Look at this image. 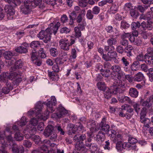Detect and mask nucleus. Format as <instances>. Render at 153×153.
Masks as SVG:
<instances>
[{"mask_svg": "<svg viewBox=\"0 0 153 153\" xmlns=\"http://www.w3.org/2000/svg\"><path fill=\"white\" fill-rule=\"evenodd\" d=\"M56 102L55 97L54 96H52L51 101H49L45 104L46 106L47 112L46 113H41L42 104L41 102H39L36 103L34 108L28 112V114L29 115H32L35 113L39 120H46L48 118L49 113H52L54 111V107L55 106Z\"/></svg>", "mask_w": 153, "mask_h": 153, "instance_id": "obj_1", "label": "nucleus"}, {"mask_svg": "<svg viewBox=\"0 0 153 153\" xmlns=\"http://www.w3.org/2000/svg\"><path fill=\"white\" fill-rule=\"evenodd\" d=\"M60 26V23L59 22H57L54 25L53 23H51L45 30H42L38 34V37L42 39L45 43H48L50 40L51 35L53 33L55 35Z\"/></svg>", "mask_w": 153, "mask_h": 153, "instance_id": "obj_2", "label": "nucleus"}, {"mask_svg": "<svg viewBox=\"0 0 153 153\" xmlns=\"http://www.w3.org/2000/svg\"><path fill=\"white\" fill-rule=\"evenodd\" d=\"M13 131L7 128L4 132H0V153H7L6 147L13 143V138L9 135Z\"/></svg>", "mask_w": 153, "mask_h": 153, "instance_id": "obj_3", "label": "nucleus"}, {"mask_svg": "<svg viewBox=\"0 0 153 153\" xmlns=\"http://www.w3.org/2000/svg\"><path fill=\"white\" fill-rule=\"evenodd\" d=\"M111 69L113 70L111 77L114 80H116L117 86L123 87L125 84L124 80L125 74L121 71V68L119 65L112 66Z\"/></svg>", "mask_w": 153, "mask_h": 153, "instance_id": "obj_4", "label": "nucleus"}, {"mask_svg": "<svg viewBox=\"0 0 153 153\" xmlns=\"http://www.w3.org/2000/svg\"><path fill=\"white\" fill-rule=\"evenodd\" d=\"M43 145L38 149L35 150L33 153H54L57 149V145L54 143H51L50 140H45L43 142Z\"/></svg>", "mask_w": 153, "mask_h": 153, "instance_id": "obj_5", "label": "nucleus"}, {"mask_svg": "<svg viewBox=\"0 0 153 153\" xmlns=\"http://www.w3.org/2000/svg\"><path fill=\"white\" fill-rule=\"evenodd\" d=\"M8 79L15 81L16 84L22 80L20 74L17 72H7L0 75V81L7 82L8 81Z\"/></svg>", "mask_w": 153, "mask_h": 153, "instance_id": "obj_6", "label": "nucleus"}, {"mask_svg": "<svg viewBox=\"0 0 153 153\" xmlns=\"http://www.w3.org/2000/svg\"><path fill=\"white\" fill-rule=\"evenodd\" d=\"M107 136L110 138L111 140L114 142H117L116 147L118 150H122L123 143L121 140L123 139L122 135L117 133L114 130H111L108 131L107 134Z\"/></svg>", "mask_w": 153, "mask_h": 153, "instance_id": "obj_7", "label": "nucleus"}, {"mask_svg": "<svg viewBox=\"0 0 153 153\" xmlns=\"http://www.w3.org/2000/svg\"><path fill=\"white\" fill-rule=\"evenodd\" d=\"M42 0H25L24 5L21 7V11L25 14L29 13L33 7L40 6Z\"/></svg>", "mask_w": 153, "mask_h": 153, "instance_id": "obj_8", "label": "nucleus"}, {"mask_svg": "<svg viewBox=\"0 0 153 153\" xmlns=\"http://www.w3.org/2000/svg\"><path fill=\"white\" fill-rule=\"evenodd\" d=\"M86 138L85 135H80L79 134L76 135L74 137V140L76 143L75 146L76 150L73 153H85L87 149L85 147L82 141Z\"/></svg>", "mask_w": 153, "mask_h": 153, "instance_id": "obj_9", "label": "nucleus"}, {"mask_svg": "<svg viewBox=\"0 0 153 153\" xmlns=\"http://www.w3.org/2000/svg\"><path fill=\"white\" fill-rule=\"evenodd\" d=\"M104 49L106 51H109L107 53V55L103 54L102 57L105 61H111L112 59L115 58L117 56V53L115 51H114L115 48L114 46H105Z\"/></svg>", "mask_w": 153, "mask_h": 153, "instance_id": "obj_10", "label": "nucleus"}, {"mask_svg": "<svg viewBox=\"0 0 153 153\" xmlns=\"http://www.w3.org/2000/svg\"><path fill=\"white\" fill-rule=\"evenodd\" d=\"M115 85L108 88L104 93L105 98L108 99L111 97L113 94H116L117 93H120L122 92V88L123 87L117 86V84H115Z\"/></svg>", "mask_w": 153, "mask_h": 153, "instance_id": "obj_11", "label": "nucleus"}, {"mask_svg": "<svg viewBox=\"0 0 153 153\" xmlns=\"http://www.w3.org/2000/svg\"><path fill=\"white\" fill-rule=\"evenodd\" d=\"M75 43L74 39H68L64 38L61 39L59 41V46L60 48L64 51H68L70 49V46Z\"/></svg>", "mask_w": 153, "mask_h": 153, "instance_id": "obj_12", "label": "nucleus"}, {"mask_svg": "<svg viewBox=\"0 0 153 153\" xmlns=\"http://www.w3.org/2000/svg\"><path fill=\"white\" fill-rule=\"evenodd\" d=\"M58 112L52 115V117L53 118H58L63 117L68 114V111L61 105H59L57 109Z\"/></svg>", "mask_w": 153, "mask_h": 153, "instance_id": "obj_13", "label": "nucleus"}, {"mask_svg": "<svg viewBox=\"0 0 153 153\" xmlns=\"http://www.w3.org/2000/svg\"><path fill=\"white\" fill-rule=\"evenodd\" d=\"M45 135L46 136H50L51 140L55 139L57 137L56 134L53 131V126L49 125L47 126L44 132Z\"/></svg>", "mask_w": 153, "mask_h": 153, "instance_id": "obj_14", "label": "nucleus"}, {"mask_svg": "<svg viewBox=\"0 0 153 153\" xmlns=\"http://www.w3.org/2000/svg\"><path fill=\"white\" fill-rule=\"evenodd\" d=\"M38 122V120L35 119H31L30 122V124L27 126V128L24 130V131L26 130L27 132L28 131V132L31 131L32 132V134H33L36 131V126Z\"/></svg>", "mask_w": 153, "mask_h": 153, "instance_id": "obj_15", "label": "nucleus"}, {"mask_svg": "<svg viewBox=\"0 0 153 153\" xmlns=\"http://www.w3.org/2000/svg\"><path fill=\"white\" fill-rule=\"evenodd\" d=\"M24 133L25 134V136L26 138L27 139H29L31 138L35 142V143L36 144L40 143V139L39 137L38 136L35 135L33 136V134H35L36 132L33 134H32L31 131L27 132V130H25V131H23Z\"/></svg>", "mask_w": 153, "mask_h": 153, "instance_id": "obj_16", "label": "nucleus"}, {"mask_svg": "<svg viewBox=\"0 0 153 153\" xmlns=\"http://www.w3.org/2000/svg\"><path fill=\"white\" fill-rule=\"evenodd\" d=\"M4 10L7 13V16L8 19L11 20L13 19V16L14 14L15 11L13 7L11 5H6L4 8Z\"/></svg>", "mask_w": 153, "mask_h": 153, "instance_id": "obj_17", "label": "nucleus"}, {"mask_svg": "<svg viewBox=\"0 0 153 153\" xmlns=\"http://www.w3.org/2000/svg\"><path fill=\"white\" fill-rule=\"evenodd\" d=\"M151 50L152 51L149 52L144 56V59L146 62L149 65H153V49H149V51Z\"/></svg>", "mask_w": 153, "mask_h": 153, "instance_id": "obj_18", "label": "nucleus"}, {"mask_svg": "<svg viewBox=\"0 0 153 153\" xmlns=\"http://www.w3.org/2000/svg\"><path fill=\"white\" fill-rule=\"evenodd\" d=\"M4 58L7 60H9L8 62V64L9 65H11L13 64V62H12L14 61V59H12V57L13 56V53L10 51L5 52L3 54Z\"/></svg>", "mask_w": 153, "mask_h": 153, "instance_id": "obj_19", "label": "nucleus"}, {"mask_svg": "<svg viewBox=\"0 0 153 153\" xmlns=\"http://www.w3.org/2000/svg\"><path fill=\"white\" fill-rule=\"evenodd\" d=\"M105 121V118H103L100 124V127L99 128H100L101 131H102L105 132L107 131L106 133V134H107L108 131L112 129L108 130L110 128L108 124H104Z\"/></svg>", "mask_w": 153, "mask_h": 153, "instance_id": "obj_20", "label": "nucleus"}, {"mask_svg": "<svg viewBox=\"0 0 153 153\" xmlns=\"http://www.w3.org/2000/svg\"><path fill=\"white\" fill-rule=\"evenodd\" d=\"M70 127V131H71L72 132L74 133L76 131V130H78L79 131H80L82 130L83 126L82 125L79 124V125L77 126V125L76 126L74 125L71 124L69 125Z\"/></svg>", "mask_w": 153, "mask_h": 153, "instance_id": "obj_21", "label": "nucleus"}, {"mask_svg": "<svg viewBox=\"0 0 153 153\" xmlns=\"http://www.w3.org/2000/svg\"><path fill=\"white\" fill-rule=\"evenodd\" d=\"M37 53L36 52L35 50H33L31 53V58L33 61L36 60L34 62L35 63V64L39 66L41 65V62L40 61L37 62Z\"/></svg>", "mask_w": 153, "mask_h": 153, "instance_id": "obj_22", "label": "nucleus"}, {"mask_svg": "<svg viewBox=\"0 0 153 153\" xmlns=\"http://www.w3.org/2000/svg\"><path fill=\"white\" fill-rule=\"evenodd\" d=\"M130 42L134 45H139L142 43V41L139 37H134V36H131L129 38Z\"/></svg>", "mask_w": 153, "mask_h": 153, "instance_id": "obj_23", "label": "nucleus"}, {"mask_svg": "<svg viewBox=\"0 0 153 153\" xmlns=\"http://www.w3.org/2000/svg\"><path fill=\"white\" fill-rule=\"evenodd\" d=\"M6 82V87H4L2 89V92L5 94H7L9 92L10 90L12 89L13 87L12 85H11L10 83L7 82Z\"/></svg>", "mask_w": 153, "mask_h": 153, "instance_id": "obj_24", "label": "nucleus"}, {"mask_svg": "<svg viewBox=\"0 0 153 153\" xmlns=\"http://www.w3.org/2000/svg\"><path fill=\"white\" fill-rule=\"evenodd\" d=\"M55 72L48 71V75L50 79L52 81L57 80L59 79L58 75Z\"/></svg>", "mask_w": 153, "mask_h": 153, "instance_id": "obj_25", "label": "nucleus"}, {"mask_svg": "<svg viewBox=\"0 0 153 153\" xmlns=\"http://www.w3.org/2000/svg\"><path fill=\"white\" fill-rule=\"evenodd\" d=\"M123 149H136V146L135 145L132 146L128 142H124L123 143Z\"/></svg>", "mask_w": 153, "mask_h": 153, "instance_id": "obj_26", "label": "nucleus"}, {"mask_svg": "<svg viewBox=\"0 0 153 153\" xmlns=\"http://www.w3.org/2000/svg\"><path fill=\"white\" fill-rule=\"evenodd\" d=\"M144 76L141 72H139L136 74L134 76V80L138 82H140L143 79Z\"/></svg>", "mask_w": 153, "mask_h": 153, "instance_id": "obj_27", "label": "nucleus"}, {"mask_svg": "<svg viewBox=\"0 0 153 153\" xmlns=\"http://www.w3.org/2000/svg\"><path fill=\"white\" fill-rule=\"evenodd\" d=\"M129 94L131 97L136 98L138 96V92L136 88H131L129 91Z\"/></svg>", "mask_w": 153, "mask_h": 153, "instance_id": "obj_28", "label": "nucleus"}, {"mask_svg": "<svg viewBox=\"0 0 153 153\" xmlns=\"http://www.w3.org/2000/svg\"><path fill=\"white\" fill-rule=\"evenodd\" d=\"M133 47L131 45L127 46L125 48V51L127 53V55L128 56H132L131 51L133 50Z\"/></svg>", "mask_w": 153, "mask_h": 153, "instance_id": "obj_29", "label": "nucleus"}, {"mask_svg": "<svg viewBox=\"0 0 153 153\" xmlns=\"http://www.w3.org/2000/svg\"><path fill=\"white\" fill-rule=\"evenodd\" d=\"M140 122L144 124V126L148 128L150 126V124H151L150 120L147 118L140 120Z\"/></svg>", "mask_w": 153, "mask_h": 153, "instance_id": "obj_30", "label": "nucleus"}, {"mask_svg": "<svg viewBox=\"0 0 153 153\" xmlns=\"http://www.w3.org/2000/svg\"><path fill=\"white\" fill-rule=\"evenodd\" d=\"M16 52L20 53H25L27 52V49L23 46H20L16 48L15 49Z\"/></svg>", "mask_w": 153, "mask_h": 153, "instance_id": "obj_31", "label": "nucleus"}, {"mask_svg": "<svg viewBox=\"0 0 153 153\" xmlns=\"http://www.w3.org/2000/svg\"><path fill=\"white\" fill-rule=\"evenodd\" d=\"M131 105L135 112L138 114L140 109V105L138 103L135 102H132Z\"/></svg>", "mask_w": 153, "mask_h": 153, "instance_id": "obj_32", "label": "nucleus"}, {"mask_svg": "<svg viewBox=\"0 0 153 153\" xmlns=\"http://www.w3.org/2000/svg\"><path fill=\"white\" fill-rule=\"evenodd\" d=\"M86 146L87 147H90V149L92 152H94L95 151H97H97L99 149L97 146H96L94 144H88L87 142H86Z\"/></svg>", "mask_w": 153, "mask_h": 153, "instance_id": "obj_33", "label": "nucleus"}, {"mask_svg": "<svg viewBox=\"0 0 153 153\" xmlns=\"http://www.w3.org/2000/svg\"><path fill=\"white\" fill-rule=\"evenodd\" d=\"M41 43L38 41H33L30 44V46L33 49H36L40 46Z\"/></svg>", "mask_w": 153, "mask_h": 153, "instance_id": "obj_34", "label": "nucleus"}, {"mask_svg": "<svg viewBox=\"0 0 153 153\" xmlns=\"http://www.w3.org/2000/svg\"><path fill=\"white\" fill-rule=\"evenodd\" d=\"M100 131L99 132L97 135V138L98 140H100L101 141H103L105 138V134Z\"/></svg>", "mask_w": 153, "mask_h": 153, "instance_id": "obj_35", "label": "nucleus"}, {"mask_svg": "<svg viewBox=\"0 0 153 153\" xmlns=\"http://www.w3.org/2000/svg\"><path fill=\"white\" fill-rule=\"evenodd\" d=\"M14 62H12V63L13 62V64L15 62V66L16 68H21L23 65V63L21 60H19L17 61H16L15 59H14Z\"/></svg>", "mask_w": 153, "mask_h": 153, "instance_id": "obj_36", "label": "nucleus"}, {"mask_svg": "<svg viewBox=\"0 0 153 153\" xmlns=\"http://www.w3.org/2000/svg\"><path fill=\"white\" fill-rule=\"evenodd\" d=\"M153 102V100L151 99H149V98L143 102L142 103V105L143 106H146L147 107H149L152 105Z\"/></svg>", "mask_w": 153, "mask_h": 153, "instance_id": "obj_37", "label": "nucleus"}, {"mask_svg": "<svg viewBox=\"0 0 153 153\" xmlns=\"http://www.w3.org/2000/svg\"><path fill=\"white\" fill-rule=\"evenodd\" d=\"M69 16L70 19L69 24L73 25L74 23L73 20L75 19L76 17L75 13H70L69 12Z\"/></svg>", "mask_w": 153, "mask_h": 153, "instance_id": "obj_38", "label": "nucleus"}, {"mask_svg": "<svg viewBox=\"0 0 153 153\" xmlns=\"http://www.w3.org/2000/svg\"><path fill=\"white\" fill-rule=\"evenodd\" d=\"M27 119L25 117H22L20 121L17 122V124L19 126H24L27 123Z\"/></svg>", "mask_w": 153, "mask_h": 153, "instance_id": "obj_39", "label": "nucleus"}, {"mask_svg": "<svg viewBox=\"0 0 153 153\" xmlns=\"http://www.w3.org/2000/svg\"><path fill=\"white\" fill-rule=\"evenodd\" d=\"M50 52L51 55L53 57L57 56L58 53V51L55 48H51L50 49Z\"/></svg>", "mask_w": 153, "mask_h": 153, "instance_id": "obj_40", "label": "nucleus"}, {"mask_svg": "<svg viewBox=\"0 0 153 153\" xmlns=\"http://www.w3.org/2000/svg\"><path fill=\"white\" fill-rule=\"evenodd\" d=\"M147 74L149 76V80L151 82L153 81V68H150L148 70Z\"/></svg>", "mask_w": 153, "mask_h": 153, "instance_id": "obj_41", "label": "nucleus"}, {"mask_svg": "<svg viewBox=\"0 0 153 153\" xmlns=\"http://www.w3.org/2000/svg\"><path fill=\"white\" fill-rule=\"evenodd\" d=\"M14 137L17 141L22 140L23 139V135L19 132H17L15 134Z\"/></svg>", "mask_w": 153, "mask_h": 153, "instance_id": "obj_42", "label": "nucleus"}, {"mask_svg": "<svg viewBox=\"0 0 153 153\" xmlns=\"http://www.w3.org/2000/svg\"><path fill=\"white\" fill-rule=\"evenodd\" d=\"M59 64L56 62L52 67V69L54 72L56 73H58L60 71Z\"/></svg>", "mask_w": 153, "mask_h": 153, "instance_id": "obj_43", "label": "nucleus"}, {"mask_svg": "<svg viewBox=\"0 0 153 153\" xmlns=\"http://www.w3.org/2000/svg\"><path fill=\"white\" fill-rule=\"evenodd\" d=\"M107 42L108 44L110 45L109 46H112L113 45L116 44L117 41L116 39L112 38L108 39L107 40Z\"/></svg>", "mask_w": 153, "mask_h": 153, "instance_id": "obj_44", "label": "nucleus"}, {"mask_svg": "<svg viewBox=\"0 0 153 153\" xmlns=\"http://www.w3.org/2000/svg\"><path fill=\"white\" fill-rule=\"evenodd\" d=\"M97 86L100 90L104 91L105 88V84L103 82H99L97 83Z\"/></svg>", "mask_w": 153, "mask_h": 153, "instance_id": "obj_45", "label": "nucleus"}, {"mask_svg": "<svg viewBox=\"0 0 153 153\" xmlns=\"http://www.w3.org/2000/svg\"><path fill=\"white\" fill-rule=\"evenodd\" d=\"M140 26V24L138 22H134L132 23L131 25L132 29L133 30H135L136 28H139Z\"/></svg>", "mask_w": 153, "mask_h": 153, "instance_id": "obj_46", "label": "nucleus"}, {"mask_svg": "<svg viewBox=\"0 0 153 153\" xmlns=\"http://www.w3.org/2000/svg\"><path fill=\"white\" fill-rule=\"evenodd\" d=\"M37 56V57H40L42 58H45L46 56V54L44 52L43 49V48H41L39 50L38 53V55Z\"/></svg>", "mask_w": 153, "mask_h": 153, "instance_id": "obj_47", "label": "nucleus"}, {"mask_svg": "<svg viewBox=\"0 0 153 153\" xmlns=\"http://www.w3.org/2000/svg\"><path fill=\"white\" fill-rule=\"evenodd\" d=\"M118 7L116 4H113L110 9V13H114L117 11Z\"/></svg>", "mask_w": 153, "mask_h": 153, "instance_id": "obj_48", "label": "nucleus"}, {"mask_svg": "<svg viewBox=\"0 0 153 153\" xmlns=\"http://www.w3.org/2000/svg\"><path fill=\"white\" fill-rule=\"evenodd\" d=\"M147 113L146 109L145 108H143L141 111L140 114V119L145 118Z\"/></svg>", "mask_w": 153, "mask_h": 153, "instance_id": "obj_49", "label": "nucleus"}, {"mask_svg": "<svg viewBox=\"0 0 153 153\" xmlns=\"http://www.w3.org/2000/svg\"><path fill=\"white\" fill-rule=\"evenodd\" d=\"M128 141L131 145L136 143L137 142V140L136 138L130 136L128 138Z\"/></svg>", "mask_w": 153, "mask_h": 153, "instance_id": "obj_50", "label": "nucleus"}, {"mask_svg": "<svg viewBox=\"0 0 153 153\" xmlns=\"http://www.w3.org/2000/svg\"><path fill=\"white\" fill-rule=\"evenodd\" d=\"M100 8L97 6H94L92 9V12L93 14H98L100 12Z\"/></svg>", "mask_w": 153, "mask_h": 153, "instance_id": "obj_51", "label": "nucleus"}, {"mask_svg": "<svg viewBox=\"0 0 153 153\" xmlns=\"http://www.w3.org/2000/svg\"><path fill=\"white\" fill-rule=\"evenodd\" d=\"M130 27V25L124 21H122L121 22V27L123 29H126Z\"/></svg>", "mask_w": 153, "mask_h": 153, "instance_id": "obj_52", "label": "nucleus"}, {"mask_svg": "<svg viewBox=\"0 0 153 153\" xmlns=\"http://www.w3.org/2000/svg\"><path fill=\"white\" fill-rule=\"evenodd\" d=\"M91 10H89L87 11L86 17L88 19H93L94 16Z\"/></svg>", "mask_w": 153, "mask_h": 153, "instance_id": "obj_53", "label": "nucleus"}, {"mask_svg": "<svg viewBox=\"0 0 153 153\" xmlns=\"http://www.w3.org/2000/svg\"><path fill=\"white\" fill-rule=\"evenodd\" d=\"M87 0H79V5L81 7H85L87 5Z\"/></svg>", "mask_w": 153, "mask_h": 153, "instance_id": "obj_54", "label": "nucleus"}, {"mask_svg": "<svg viewBox=\"0 0 153 153\" xmlns=\"http://www.w3.org/2000/svg\"><path fill=\"white\" fill-rule=\"evenodd\" d=\"M74 30L75 33V36L76 37H80L81 35V32L78 27H76L74 28Z\"/></svg>", "mask_w": 153, "mask_h": 153, "instance_id": "obj_55", "label": "nucleus"}, {"mask_svg": "<svg viewBox=\"0 0 153 153\" xmlns=\"http://www.w3.org/2000/svg\"><path fill=\"white\" fill-rule=\"evenodd\" d=\"M148 7V6L143 7L142 5H139L138 6L137 9L140 12L143 13L144 12Z\"/></svg>", "mask_w": 153, "mask_h": 153, "instance_id": "obj_56", "label": "nucleus"}, {"mask_svg": "<svg viewBox=\"0 0 153 153\" xmlns=\"http://www.w3.org/2000/svg\"><path fill=\"white\" fill-rule=\"evenodd\" d=\"M76 57V51L75 48L72 49L71 52V55L70 56L71 59H75Z\"/></svg>", "mask_w": 153, "mask_h": 153, "instance_id": "obj_57", "label": "nucleus"}, {"mask_svg": "<svg viewBox=\"0 0 153 153\" xmlns=\"http://www.w3.org/2000/svg\"><path fill=\"white\" fill-rule=\"evenodd\" d=\"M68 20V18L65 15H63L61 18V22L63 23L67 22Z\"/></svg>", "mask_w": 153, "mask_h": 153, "instance_id": "obj_58", "label": "nucleus"}, {"mask_svg": "<svg viewBox=\"0 0 153 153\" xmlns=\"http://www.w3.org/2000/svg\"><path fill=\"white\" fill-rule=\"evenodd\" d=\"M70 30L66 27L62 28L60 30V32L61 33H67L70 32Z\"/></svg>", "mask_w": 153, "mask_h": 153, "instance_id": "obj_59", "label": "nucleus"}, {"mask_svg": "<svg viewBox=\"0 0 153 153\" xmlns=\"http://www.w3.org/2000/svg\"><path fill=\"white\" fill-rule=\"evenodd\" d=\"M19 150V148H18V146L16 144H13L12 147V151L13 153H18Z\"/></svg>", "mask_w": 153, "mask_h": 153, "instance_id": "obj_60", "label": "nucleus"}, {"mask_svg": "<svg viewBox=\"0 0 153 153\" xmlns=\"http://www.w3.org/2000/svg\"><path fill=\"white\" fill-rule=\"evenodd\" d=\"M125 78L127 80L130 82H132L133 81V78L132 76L129 74L124 75Z\"/></svg>", "mask_w": 153, "mask_h": 153, "instance_id": "obj_61", "label": "nucleus"}, {"mask_svg": "<svg viewBox=\"0 0 153 153\" xmlns=\"http://www.w3.org/2000/svg\"><path fill=\"white\" fill-rule=\"evenodd\" d=\"M131 34L130 33H124L123 34L121 35V39H125L129 38V39L131 37Z\"/></svg>", "mask_w": 153, "mask_h": 153, "instance_id": "obj_62", "label": "nucleus"}, {"mask_svg": "<svg viewBox=\"0 0 153 153\" xmlns=\"http://www.w3.org/2000/svg\"><path fill=\"white\" fill-rule=\"evenodd\" d=\"M132 6L131 4L130 3H126L124 6V9L126 10H129L132 9Z\"/></svg>", "mask_w": 153, "mask_h": 153, "instance_id": "obj_63", "label": "nucleus"}, {"mask_svg": "<svg viewBox=\"0 0 153 153\" xmlns=\"http://www.w3.org/2000/svg\"><path fill=\"white\" fill-rule=\"evenodd\" d=\"M101 74L105 77H108L110 75L111 72L109 70H106L101 73Z\"/></svg>", "mask_w": 153, "mask_h": 153, "instance_id": "obj_64", "label": "nucleus"}]
</instances>
